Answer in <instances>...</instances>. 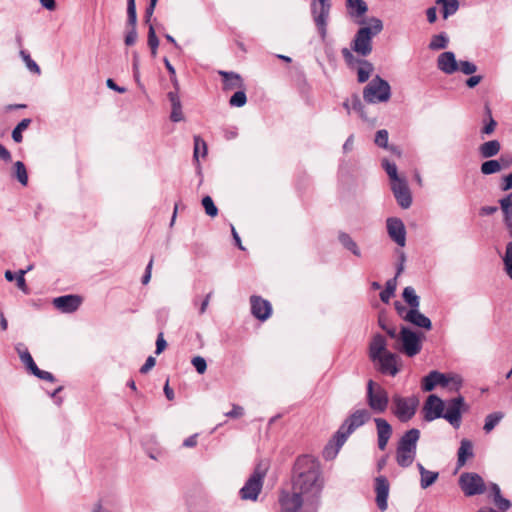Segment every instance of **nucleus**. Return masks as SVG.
<instances>
[{"label": "nucleus", "instance_id": "obj_1", "mask_svg": "<svg viewBox=\"0 0 512 512\" xmlns=\"http://www.w3.org/2000/svg\"><path fill=\"white\" fill-rule=\"evenodd\" d=\"M322 486L319 462L309 455L298 457L294 465L292 490L304 497L306 502L314 503L320 495Z\"/></svg>", "mask_w": 512, "mask_h": 512}, {"label": "nucleus", "instance_id": "obj_2", "mask_svg": "<svg viewBox=\"0 0 512 512\" xmlns=\"http://www.w3.org/2000/svg\"><path fill=\"white\" fill-rule=\"evenodd\" d=\"M369 359L377 371L395 376L399 372L398 356L387 349V341L381 334H375L368 346Z\"/></svg>", "mask_w": 512, "mask_h": 512}, {"label": "nucleus", "instance_id": "obj_3", "mask_svg": "<svg viewBox=\"0 0 512 512\" xmlns=\"http://www.w3.org/2000/svg\"><path fill=\"white\" fill-rule=\"evenodd\" d=\"M383 30V23L378 18H370L368 26L361 27L353 40L352 49L361 56H367L372 51V38Z\"/></svg>", "mask_w": 512, "mask_h": 512}, {"label": "nucleus", "instance_id": "obj_4", "mask_svg": "<svg viewBox=\"0 0 512 512\" xmlns=\"http://www.w3.org/2000/svg\"><path fill=\"white\" fill-rule=\"evenodd\" d=\"M419 438L420 431L416 428L406 431L400 438L396 449V462L400 467L407 468L414 462Z\"/></svg>", "mask_w": 512, "mask_h": 512}, {"label": "nucleus", "instance_id": "obj_5", "mask_svg": "<svg viewBox=\"0 0 512 512\" xmlns=\"http://www.w3.org/2000/svg\"><path fill=\"white\" fill-rule=\"evenodd\" d=\"M371 419V413L367 409H359L352 413L341 425L335 435L338 449L345 443L348 436L357 428Z\"/></svg>", "mask_w": 512, "mask_h": 512}, {"label": "nucleus", "instance_id": "obj_6", "mask_svg": "<svg viewBox=\"0 0 512 512\" xmlns=\"http://www.w3.org/2000/svg\"><path fill=\"white\" fill-rule=\"evenodd\" d=\"M422 336L423 334L416 333L407 327H402L395 349L408 357H413L419 354L422 349Z\"/></svg>", "mask_w": 512, "mask_h": 512}, {"label": "nucleus", "instance_id": "obj_7", "mask_svg": "<svg viewBox=\"0 0 512 512\" xmlns=\"http://www.w3.org/2000/svg\"><path fill=\"white\" fill-rule=\"evenodd\" d=\"M390 97L391 87L380 76L373 78L363 90V98L367 103L386 102Z\"/></svg>", "mask_w": 512, "mask_h": 512}, {"label": "nucleus", "instance_id": "obj_8", "mask_svg": "<svg viewBox=\"0 0 512 512\" xmlns=\"http://www.w3.org/2000/svg\"><path fill=\"white\" fill-rule=\"evenodd\" d=\"M367 403L375 413L385 412L389 404L387 391L373 380L367 383Z\"/></svg>", "mask_w": 512, "mask_h": 512}, {"label": "nucleus", "instance_id": "obj_9", "mask_svg": "<svg viewBox=\"0 0 512 512\" xmlns=\"http://www.w3.org/2000/svg\"><path fill=\"white\" fill-rule=\"evenodd\" d=\"M500 206L504 213V222L509 235L512 237V194L502 198ZM504 264L507 275L512 279V241L507 244Z\"/></svg>", "mask_w": 512, "mask_h": 512}, {"label": "nucleus", "instance_id": "obj_10", "mask_svg": "<svg viewBox=\"0 0 512 512\" xmlns=\"http://www.w3.org/2000/svg\"><path fill=\"white\" fill-rule=\"evenodd\" d=\"M418 403L415 397L405 398L395 394L392 397V411L401 422H407L414 416Z\"/></svg>", "mask_w": 512, "mask_h": 512}, {"label": "nucleus", "instance_id": "obj_11", "mask_svg": "<svg viewBox=\"0 0 512 512\" xmlns=\"http://www.w3.org/2000/svg\"><path fill=\"white\" fill-rule=\"evenodd\" d=\"M459 485L465 496L483 494L486 491V485L483 478L477 473L466 472L459 478Z\"/></svg>", "mask_w": 512, "mask_h": 512}, {"label": "nucleus", "instance_id": "obj_12", "mask_svg": "<svg viewBox=\"0 0 512 512\" xmlns=\"http://www.w3.org/2000/svg\"><path fill=\"white\" fill-rule=\"evenodd\" d=\"M264 474L255 470L240 490V496L243 500L256 501L262 490Z\"/></svg>", "mask_w": 512, "mask_h": 512}, {"label": "nucleus", "instance_id": "obj_13", "mask_svg": "<svg viewBox=\"0 0 512 512\" xmlns=\"http://www.w3.org/2000/svg\"><path fill=\"white\" fill-rule=\"evenodd\" d=\"M464 407V398L459 396L451 399L446 404V411H443V418H445L455 428L460 426L462 409Z\"/></svg>", "mask_w": 512, "mask_h": 512}, {"label": "nucleus", "instance_id": "obj_14", "mask_svg": "<svg viewBox=\"0 0 512 512\" xmlns=\"http://www.w3.org/2000/svg\"><path fill=\"white\" fill-rule=\"evenodd\" d=\"M304 502L305 498L296 491L289 493L283 490L279 496L280 512H297Z\"/></svg>", "mask_w": 512, "mask_h": 512}, {"label": "nucleus", "instance_id": "obj_15", "mask_svg": "<svg viewBox=\"0 0 512 512\" xmlns=\"http://www.w3.org/2000/svg\"><path fill=\"white\" fill-rule=\"evenodd\" d=\"M444 407V402L438 396L433 394L429 395L423 406L424 419L430 422L441 418L443 416Z\"/></svg>", "mask_w": 512, "mask_h": 512}, {"label": "nucleus", "instance_id": "obj_16", "mask_svg": "<svg viewBox=\"0 0 512 512\" xmlns=\"http://www.w3.org/2000/svg\"><path fill=\"white\" fill-rule=\"evenodd\" d=\"M83 298L79 295H64L53 299V305L62 313H73L81 306Z\"/></svg>", "mask_w": 512, "mask_h": 512}, {"label": "nucleus", "instance_id": "obj_17", "mask_svg": "<svg viewBox=\"0 0 512 512\" xmlns=\"http://www.w3.org/2000/svg\"><path fill=\"white\" fill-rule=\"evenodd\" d=\"M391 189L393 191L394 197L397 200V203L403 209H407L411 206L412 196L405 179L392 183Z\"/></svg>", "mask_w": 512, "mask_h": 512}, {"label": "nucleus", "instance_id": "obj_18", "mask_svg": "<svg viewBox=\"0 0 512 512\" xmlns=\"http://www.w3.org/2000/svg\"><path fill=\"white\" fill-rule=\"evenodd\" d=\"M387 231L390 238L399 246L403 247L406 243V230L403 222L398 218H389L387 220Z\"/></svg>", "mask_w": 512, "mask_h": 512}, {"label": "nucleus", "instance_id": "obj_19", "mask_svg": "<svg viewBox=\"0 0 512 512\" xmlns=\"http://www.w3.org/2000/svg\"><path fill=\"white\" fill-rule=\"evenodd\" d=\"M250 303L251 312L254 317L261 321H264L270 317L272 307L267 300L261 298L260 296H252L250 298Z\"/></svg>", "mask_w": 512, "mask_h": 512}, {"label": "nucleus", "instance_id": "obj_20", "mask_svg": "<svg viewBox=\"0 0 512 512\" xmlns=\"http://www.w3.org/2000/svg\"><path fill=\"white\" fill-rule=\"evenodd\" d=\"M127 15H128V25L131 26V30L127 33L125 37V44L127 46H132L137 40V31H136V23H137V13H136V5L135 0L127 1Z\"/></svg>", "mask_w": 512, "mask_h": 512}, {"label": "nucleus", "instance_id": "obj_21", "mask_svg": "<svg viewBox=\"0 0 512 512\" xmlns=\"http://www.w3.org/2000/svg\"><path fill=\"white\" fill-rule=\"evenodd\" d=\"M218 74L222 77V89L225 92L244 89V80L240 74L220 70Z\"/></svg>", "mask_w": 512, "mask_h": 512}, {"label": "nucleus", "instance_id": "obj_22", "mask_svg": "<svg viewBox=\"0 0 512 512\" xmlns=\"http://www.w3.org/2000/svg\"><path fill=\"white\" fill-rule=\"evenodd\" d=\"M376 503L380 510L387 509V498L389 494V482L384 476H379L375 480Z\"/></svg>", "mask_w": 512, "mask_h": 512}, {"label": "nucleus", "instance_id": "obj_23", "mask_svg": "<svg viewBox=\"0 0 512 512\" xmlns=\"http://www.w3.org/2000/svg\"><path fill=\"white\" fill-rule=\"evenodd\" d=\"M458 63L455 54L450 51L441 53L437 58L438 69L448 75L458 71Z\"/></svg>", "mask_w": 512, "mask_h": 512}, {"label": "nucleus", "instance_id": "obj_24", "mask_svg": "<svg viewBox=\"0 0 512 512\" xmlns=\"http://www.w3.org/2000/svg\"><path fill=\"white\" fill-rule=\"evenodd\" d=\"M375 424L378 436V447L384 451L387 447L388 441L392 435L391 425L383 418H375Z\"/></svg>", "mask_w": 512, "mask_h": 512}, {"label": "nucleus", "instance_id": "obj_25", "mask_svg": "<svg viewBox=\"0 0 512 512\" xmlns=\"http://www.w3.org/2000/svg\"><path fill=\"white\" fill-rule=\"evenodd\" d=\"M488 498L500 512H506L512 506L511 502L502 496L500 487L495 483H491L489 486Z\"/></svg>", "mask_w": 512, "mask_h": 512}, {"label": "nucleus", "instance_id": "obj_26", "mask_svg": "<svg viewBox=\"0 0 512 512\" xmlns=\"http://www.w3.org/2000/svg\"><path fill=\"white\" fill-rule=\"evenodd\" d=\"M403 319L411 324L430 330L432 328L431 320L422 314L418 308L409 309L403 316Z\"/></svg>", "mask_w": 512, "mask_h": 512}, {"label": "nucleus", "instance_id": "obj_27", "mask_svg": "<svg viewBox=\"0 0 512 512\" xmlns=\"http://www.w3.org/2000/svg\"><path fill=\"white\" fill-rule=\"evenodd\" d=\"M448 379L447 377L438 372V371H431L427 376H425L422 380V389L424 391H432L437 385L440 386H447Z\"/></svg>", "mask_w": 512, "mask_h": 512}, {"label": "nucleus", "instance_id": "obj_28", "mask_svg": "<svg viewBox=\"0 0 512 512\" xmlns=\"http://www.w3.org/2000/svg\"><path fill=\"white\" fill-rule=\"evenodd\" d=\"M313 13L316 26L318 27L321 35L324 37L326 33V24L330 13V8H318L316 4H313Z\"/></svg>", "mask_w": 512, "mask_h": 512}, {"label": "nucleus", "instance_id": "obj_29", "mask_svg": "<svg viewBox=\"0 0 512 512\" xmlns=\"http://www.w3.org/2000/svg\"><path fill=\"white\" fill-rule=\"evenodd\" d=\"M473 457V444L468 439H462L458 449L457 467L462 468L467 459Z\"/></svg>", "mask_w": 512, "mask_h": 512}, {"label": "nucleus", "instance_id": "obj_30", "mask_svg": "<svg viewBox=\"0 0 512 512\" xmlns=\"http://www.w3.org/2000/svg\"><path fill=\"white\" fill-rule=\"evenodd\" d=\"M167 96L171 103V108H172L170 119L173 122L182 121L184 119V117H183L182 105H181V101H180L178 93L177 92H169Z\"/></svg>", "mask_w": 512, "mask_h": 512}, {"label": "nucleus", "instance_id": "obj_31", "mask_svg": "<svg viewBox=\"0 0 512 512\" xmlns=\"http://www.w3.org/2000/svg\"><path fill=\"white\" fill-rule=\"evenodd\" d=\"M500 149L501 145L498 140H490L481 144L478 151L482 158H490L497 155Z\"/></svg>", "mask_w": 512, "mask_h": 512}, {"label": "nucleus", "instance_id": "obj_32", "mask_svg": "<svg viewBox=\"0 0 512 512\" xmlns=\"http://www.w3.org/2000/svg\"><path fill=\"white\" fill-rule=\"evenodd\" d=\"M16 351L19 355V358L21 360V362L25 365V367L27 368V370L32 373L34 370H35V367H37V365L35 364L30 352L28 351L27 347L22 344V343H19L17 344L16 346Z\"/></svg>", "mask_w": 512, "mask_h": 512}, {"label": "nucleus", "instance_id": "obj_33", "mask_svg": "<svg viewBox=\"0 0 512 512\" xmlns=\"http://www.w3.org/2000/svg\"><path fill=\"white\" fill-rule=\"evenodd\" d=\"M346 6L352 17H362L368 11L364 0H346Z\"/></svg>", "mask_w": 512, "mask_h": 512}, {"label": "nucleus", "instance_id": "obj_34", "mask_svg": "<svg viewBox=\"0 0 512 512\" xmlns=\"http://www.w3.org/2000/svg\"><path fill=\"white\" fill-rule=\"evenodd\" d=\"M418 469L421 476L420 485L423 489L428 488L429 486L434 484L438 479V472L429 471L425 469L423 465L420 463L418 464Z\"/></svg>", "mask_w": 512, "mask_h": 512}, {"label": "nucleus", "instance_id": "obj_35", "mask_svg": "<svg viewBox=\"0 0 512 512\" xmlns=\"http://www.w3.org/2000/svg\"><path fill=\"white\" fill-rule=\"evenodd\" d=\"M509 167V163L501 164L498 160H488L482 163L481 172L484 175H490L500 172L502 169Z\"/></svg>", "mask_w": 512, "mask_h": 512}, {"label": "nucleus", "instance_id": "obj_36", "mask_svg": "<svg viewBox=\"0 0 512 512\" xmlns=\"http://www.w3.org/2000/svg\"><path fill=\"white\" fill-rule=\"evenodd\" d=\"M437 4L442 5V15L444 19L455 14L459 8L458 0H437Z\"/></svg>", "mask_w": 512, "mask_h": 512}, {"label": "nucleus", "instance_id": "obj_37", "mask_svg": "<svg viewBox=\"0 0 512 512\" xmlns=\"http://www.w3.org/2000/svg\"><path fill=\"white\" fill-rule=\"evenodd\" d=\"M402 295L404 301L410 306V309L419 308L420 300L412 287H405Z\"/></svg>", "mask_w": 512, "mask_h": 512}, {"label": "nucleus", "instance_id": "obj_38", "mask_svg": "<svg viewBox=\"0 0 512 512\" xmlns=\"http://www.w3.org/2000/svg\"><path fill=\"white\" fill-rule=\"evenodd\" d=\"M13 176L23 185L27 186L28 184V173L27 169L23 162L16 161L14 163V173Z\"/></svg>", "mask_w": 512, "mask_h": 512}, {"label": "nucleus", "instance_id": "obj_39", "mask_svg": "<svg viewBox=\"0 0 512 512\" xmlns=\"http://www.w3.org/2000/svg\"><path fill=\"white\" fill-rule=\"evenodd\" d=\"M32 120L30 118H25L21 120L17 126L12 131V139L16 143H21L23 140L22 132L25 131L31 124Z\"/></svg>", "mask_w": 512, "mask_h": 512}, {"label": "nucleus", "instance_id": "obj_40", "mask_svg": "<svg viewBox=\"0 0 512 512\" xmlns=\"http://www.w3.org/2000/svg\"><path fill=\"white\" fill-rule=\"evenodd\" d=\"M504 413L494 412L486 416L483 429L486 433L491 432L495 426L503 419Z\"/></svg>", "mask_w": 512, "mask_h": 512}, {"label": "nucleus", "instance_id": "obj_41", "mask_svg": "<svg viewBox=\"0 0 512 512\" xmlns=\"http://www.w3.org/2000/svg\"><path fill=\"white\" fill-rule=\"evenodd\" d=\"M338 238H339L340 243L346 249L351 251L354 255H356L358 257L360 256V250H359L357 244L353 241V239L347 233L341 232L339 234Z\"/></svg>", "mask_w": 512, "mask_h": 512}, {"label": "nucleus", "instance_id": "obj_42", "mask_svg": "<svg viewBox=\"0 0 512 512\" xmlns=\"http://www.w3.org/2000/svg\"><path fill=\"white\" fill-rule=\"evenodd\" d=\"M485 112L488 117L487 123L482 127L481 134L484 135H491L494 133L497 122L493 119L491 109L488 104L485 105Z\"/></svg>", "mask_w": 512, "mask_h": 512}, {"label": "nucleus", "instance_id": "obj_43", "mask_svg": "<svg viewBox=\"0 0 512 512\" xmlns=\"http://www.w3.org/2000/svg\"><path fill=\"white\" fill-rule=\"evenodd\" d=\"M448 45V38L444 33L434 35L429 43V49L440 50L445 49Z\"/></svg>", "mask_w": 512, "mask_h": 512}, {"label": "nucleus", "instance_id": "obj_44", "mask_svg": "<svg viewBox=\"0 0 512 512\" xmlns=\"http://www.w3.org/2000/svg\"><path fill=\"white\" fill-rule=\"evenodd\" d=\"M396 290V277L393 279H390L386 283V287L383 291L380 293V299L384 303H388L391 299V297L394 295V292Z\"/></svg>", "mask_w": 512, "mask_h": 512}, {"label": "nucleus", "instance_id": "obj_45", "mask_svg": "<svg viewBox=\"0 0 512 512\" xmlns=\"http://www.w3.org/2000/svg\"><path fill=\"white\" fill-rule=\"evenodd\" d=\"M372 71L373 66L371 63H369L368 61H361V66L358 68L357 71L358 81L360 83L366 82L369 79Z\"/></svg>", "mask_w": 512, "mask_h": 512}, {"label": "nucleus", "instance_id": "obj_46", "mask_svg": "<svg viewBox=\"0 0 512 512\" xmlns=\"http://www.w3.org/2000/svg\"><path fill=\"white\" fill-rule=\"evenodd\" d=\"M247 102V97L244 89L237 90L230 98L229 104L232 107H243Z\"/></svg>", "mask_w": 512, "mask_h": 512}, {"label": "nucleus", "instance_id": "obj_47", "mask_svg": "<svg viewBox=\"0 0 512 512\" xmlns=\"http://www.w3.org/2000/svg\"><path fill=\"white\" fill-rule=\"evenodd\" d=\"M382 167L385 169L386 173L388 174L391 184L403 179L398 176L397 167L394 163H390L387 159H384L382 161Z\"/></svg>", "mask_w": 512, "mask_h": 512}, {"label": "nucleus", "instance_id": "obj_48", "mask_svg": "<svg viewBox=\"0 0 512 512\" xmlns=\"http://www.w3.org/2000/svg\"><path fill=\"white\" fill-rule=\"evenodd\" d=\"M202 205L205 209V212L210 217H216L218 214V209L215 206L213 199L210 196H205L202 199Z\"/></svg>", "mask_w": 512, "mask_h": 512}, {"label": "nucleus", "instance_id": "obj_49", "mask_svg": "<svg viewBox=\"0 0 512 512\" xmlns=\"http://www.w3.org/2000/svg\"><path fill=\"white\" fill-rule=\"evenodd\" d=\"M148 45L151 49V54L152 56H156L157 54V48H158V45H159V40L156 36V33H155V29L152 25H150L149 27V32H148Z\"/></svg>", "mask_w": 512, "mask_h": 512}, {"label": "nucleus", "instance_id": "obj_50", "mask_svg": "<svg viewBox=\"0 0 512 512\" xmlns=\"http://www.w3.org/2000/svg\"><path fill=\"white\" fill-rule=\"evenodd\" d=\"M458 71H461L465 75H472L477 71V66L469 61H459Z\"/></svg>", "mask_w": 512, "mask_h": 512}, {"label": "nucleus", "instance_id": "obj_51", "mask_svg": "<svg viewBox=\"0 0 512 512\" xmlns=\"http://www.w3.org/2000/svg\"><path fill=\"white\" fill-rule=\"evenodd\" d=\"M31 269V266L28 267L27 270H20L18 272V275L16 276V285L17 287L22 290L25 294H28L29 293V290H28V287H27V284H26V281H25V274L28 270Z\"/></svg>", "mask_w": 512, "mask_h": 512}, {"label": "nucleus", "instance_id": "obj_52", "mask_svg": "<svg viewBox=\"0 0 512 512\" xmlns=\"http://www.w3.org/2000/svg\"><path fill=\"white\" fill-rule=\"evenodd\" d=\"M20 55L25 62L27 68L34 73H40L39 66L31 59L30 55L26 53L25 51H21Z\"/></svg>", "mask_w": 512, "mask_h": 512}, {"label": "nucleus", "instance_id": "obj_53", "mask_svg": "<svg viewBox=\"0 0 512 512\" xmlns=\"http://www.w3.org/2000/svg\"><path fill=\"white\" fill-rule=\"evenodd\" d=\"M375 143L380 147L389 148L388 147V131L385 129L377 131L376 136H375Z\"/></svg>", "mask_w": 512, "mask_h": 512}, {"label": "nucleus", "instance_id": "obj_54", "mask_svg": "<svg viewBox=\"0 0 512 512\" xmlns=\"http://www.w3.org/2000/svg\"><path fill=\"white\" fill-rule=\"evenodd\" d=\"M191 362L199 374L205 373V371L207 369V363L203 357L195 356Z\"/></svg>", "mask_w": 512, "mask_h": 512}, {"label": "nucleus", "instance_id": "obj_55", "mask_svg": "<svg viewBox=\"0 0 512 512\" xmlns=\"http://www.w3.org/2000/svg\"><path fill=\"white\" fill-rule=\"evenodd\" d=\"M31 374H33L34 376L38 377L39 379H42L45 381H49V382L55 381V377L53 376L52 373H50L48 371L41 370L38 368V366L35 367V370Z\"/></svg>", "mask_w": 512, "mask_h": 512}, {"label": "nucleus", "instance_id": "obj_56", "mask_svg": "<svg viewBox=\"0 0 512 512\" xmlns=\"http://www.w3.org/2000/svg\"><path fill=\"white\" fill-rule=\"evenodd\" d=\"M225 415L229 418L237 419L244 415V409L239 405L233 404L232 410L227 412Z\"/></svg>", "mask_w": 512, "mask_h": 512}, {"label": "nucleus", "instance_id": "obj_57", "mask_svg": "<svg viewBox=\"0 0 512 512\" xmlns=\"http://www.w3.org/2000/svg\"><path fill=\"white\" fill-rule=\"evenodd\" d=\"M167 347V342L164 339V335L162 332H160L157 336L156 340V351L155 353L157 355L161 354Z\"/></svg>", "mask_w": 512, "mask_h": 512}, {"label": "nucleus", "instance_id": "obj_58", "mask_svg": "<svg viewBox=\"0 0 512 512\" xmlns=\"http://www.w3.org/2000/svg\"><path fill=\"white\" fill-rule=\"evenodd\" d=\"M156 364V360L153 356H149L144 365L140 368V373L142 374H146L147 372H149Z\"/></svg>", "mask_w": 512, "mask_h": 512}, {"label": "nucleus", "instance_id": "obj_59", "mask_svg": "<svg viewBox=\"0 0 512 512\" xmlns=\"http://www.w3.org/2000/svg\"><path fill=\"white\" fill-rule=\"evenodd\" d=\"M200 145L202 146L203 154L205 155L206 151H207V146H206L205 141H203L199 136H195L194 137V157L195 158L198 157V146H200Z\"/></svg>", "mask_w": 512, "mask_h": 512}, {"label": "nucleus", "instance_id": "obj_60", "mask_svg": "<svg viewBox=\"0 0 512 512\" xmlns=\"http://www.w3.org/2000/svg\"><path fill=\"white\" fill-rule=\"evenodd\" d=\"M153 263H154V257H151V259L147 265L146 272H145L144 276L142 277V284H144V285L148 284L151 279V270H152Z\"/></svg>", "mask_w": 512, "mask_h": 512}, {"label": "nucleus", "instance_id": "obj_61", "mask_svg": "<svg viewBox=\"0 0 512 512\" xmlns=\"http://www.w3.org/2000/svg\"><path fill=\"white\" fill-rule=\"evenodd\" d=\"M482 79L483 77L481 75H472L466 80V85L469 88H474L482 81Z\"/></svg>", "mask_w": 512, "mask_h": 512}, {"label": "nucleus", "instance_id": "obj_62", "mask_svg": "<svg viewBox=\"0 0 512 512\" xmlns=\"http://www.w3.org/2000/svg\"><path fill=\"white\" fill-rule=\"evenodd\" d=\"M197 437H198V434H194V435L188 437L187 439L184 440L183 446L186 448L195 447L197 445Z\"/></svg>", "mask_w": 512, "mask_h": 512}, {"label": "nucleus", "instance_id": "obj_63", "mask_svg": "<svg viewBox=\"0 0 512 512\" xmlns=\"http://www.w3.org/2000/svg\"><path fill=\"white\" fill-rule=\"evenodd\" d=\"M427 20L429 23H434L437 20V10L435 7H430L426 11Z\"/></svg>", "mask_w": 512, "mask_h": 512}, {"label": "nucleus", "instance_id": "obj_64", "mask_svg": "<svg viewBox=\"0 0 512 512\" xmlns=\"http://www.w3.org/2000/svg\"><path fill=\"white\" fill-rule=\"evenodd\" d=\"M501 188L503 191H507L512 188V172L503 178Z\"/></svg>", "mask_w": 512, "mask_h": 512}]
</instances>
